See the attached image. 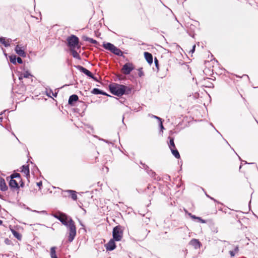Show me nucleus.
<instances>
[{
    "label": "nucleus",
    "mask_w": 258,
    "mask_h": 258,
    "mask_svg": "<svg viewBox=\"0 0 258 258\" xmlns=\"http://www.w3.org/2000/svg\"><path fill=\"white\" fill-rule=\"evenodd\" d=\"M23 73H21V74L19 75V79L20 80H21L23 79V78H24V77H23Z\"/></svg>",
    "instance_id": "603ef678"
},
{
    "label": "nucleus",
    "mask_w": 258,
    "mask_h": 258,
    "mask_svg": "<svg viewBox=\"0 0 258 258\" xmlns=\"http://www.w3.org/2000/svg\"><path fill=\"white\" fill-rule=\"evenodd\" d=\"M2 120H3V117H0V122H2Z\"/></svg>",
    "instance_id": "680f3d73"
},
{
    "label": "nucleus",
    "mask_w": 258,
    "mask_h": 258,
    "mask_svg": "<svg viewBox=\"0 0 258 258\" xmlns=\"http://www.w3.org/2000/svg\"><path fill=\"white\" fill-rule=\"evenodd\" d=\"M190 36H191V37H194V35H190Z\"/></svg>",
    "instance_id": "69168bd1"
},
{
    "label": "nucleus",
    "mask_w": 258,
    "mask_h": 258,
    "mask_svg": "<svg viewBox=\"0 0 258 258\" xmlns=\"http://www.w3.org/2000/svg\"><path fill=\"white\" fill-rule=\"evenodd\" d=\"M140 164L143 166V168H144L146 171L147 170L146 167H149L145 163H143L142 161L140 162Z\"/></svg>",
    "instance_id": "a19ab883"
},
{
    "label": "nucleus",
    "mask_w": 258,
    "mask_h": 258,
    "mask_svg": "<svg viewBox=\"0 0 258 258\" xmlns=\"http://www.w3.org/2000/svg\"><path fill=\"white\" fill-rule=\"evenodd\" d=\"M21 172H24L25 174H26L27 177L30 176V171H29V165H23L21 167Z\"/></svg>",
    "instance_id": "aec40b11"
},
{
    "label": "nucleus",
    "mask_w": 258,
    "mask_h": 258,
    "mask_svg": "<svg viewBox=\"0 0 258 258\" xmlns=\"http://www.w3.org/2000/svg\"><path fill=\"white\" fill-rule=\"evenodd\" d=\"M196 45L192 46V49L189 51V53H193L195 51Z\"/></svg>",
    "instance_id": "37998d69"
},
{
    "label": "nucleus",
    "mask_w": 258,
    "mask_h": 258,
    "mask_svg": "<svg viewBox=\"0 0 258 258\" xmlns=\"http://www.w3.org/2000/svg\"><path fill=\"white\" fill-rule=\"evenodd\" d=\"M236 77L241 78V77H240V76H236Z\"/></svg>",
    "instance_id": "338daca9"
},
{
    "label": "nucleus",
    "mask_w": 258,
    "mask_h": 258,
    "mask_svg": "<svg viewBox=\"0 0 258 258\" xmlns=\"http://www.w3.org/2000/svg\"><path fill=\"white\" fill-rule=\"evenodd\" d=\"M68 230V241L70 242H72L76 236V227L75 222L73 219H70V223L68 226H66Z\"/></svg>",
    "instance_id": "20e7f679"
},
{
    "label": "nucleus",
    "mask_w": 258,
    "mask_h": 258,
    "mask_svg": "<svg viewBox=\"0 0 258 258\" xmlns=\"http://www.w3.org/2000/svg\"><path fill=\"white\" fill-rule=\"evenodd\" d=\"M32 211L34 212H36V213H46V211H41L39 212V211H38L36 210H33Z\"/></svg>",
    "instance_id": "3c124183"
},
{
    "label": "nucleus",
    "mask_w": 258,
    "mask_h": 258,
    "mask_svg": "<svg viewBox=\"0 0 258 258\" xmlns=\"http://www.w3.org/2000/svg\"><path fill=\"white\" fill-rule=\"evenodd\" d=\"M64 196L66 197L67 195L66 194H69V196H70L71 198L74 201H76L77 200V196L76 194V191L73 190H67L63 191Z\"/></svg>",
    "instance_id": "ddd939ff"
},
{
    "label": "nucleus",
    "mask_w": 258,
    "mask_h": 258,
    "mask_svg": "<svg viewBox=\"0 0 258 258\" xmlns=\"http://www.w3.org/2000/svg\"><path fill=\"white\" fill-rule=\"evenodd\" d=\"M75 67L78 70H79L81 73L84 74L88 77L91 78L93 75V74L86 68L81 66L80 65L75 66Z\"/></svg>",
    "instance_id": "0eeeda50"
},
{
    "label": "nucleus",
    "mask_w": 258,
    "mask_h": 258,
    "mask_svg": "<svg viewBox=\"0 0 258 258\" xmlns=\"http://www.w3.org/2000/svg\"><path fill=\"white\" fill-rule=\"evenodd\" d=\"M134 69V66L132 63L126 62L122 66L121 72L123 74L127 75H129Z\"/></svg>",
    "instance_id": "423d86ee"
},
{
    "label": "nucleus",
    "mask_w": 258,
    "mask_h": 258,
    "mask_svg": "<svg viewBox=\"0 0 258 258\" xmlns=\"http://www.w3.org/2000/svg\"><path fill=\"white\" fill-rule=\"evenodd\" d=\"M17 56L15 54H12L9 56V60L11 63L16 64Z\"/></svg>",
    "instance_id": "cd10ccee"
},
{
    "label": "nucleus",
    "mask_w": 258,
    "mask_h": 258,
    "mask_svg": "<svg viewBox=\"0 0 258 258\" xmlns=\"http://www.w3.org/2000/svg\"><path fill=\"white\" fill-rule=\"evenodd\" d=\"M22 75L24 78H28L30 76H32L28 71L24 72Z\"/></svg>",
    "instance_id": "c756f323"
},
{
    "label": "nucleus",
    "mask_w": 258,
    "mask_h": 258,
    "mask_svg": "<svg viewBox=\"0 0 258 258\" xmlns=\"http://www.w3.org/2000/svg\"><path fill=\"white\" fill-rule=\"evenodd\" d=\"M101 91H102L101 90H100L98 88H94L91 91V93L95 94V95L101 94Z\"/></svg>",
    "instance_id": "c85d7f7f"
},
{
    "label": "nucleus",
    "mask_w": 258,
    "mask_h": 258,
    "mask_svg": "<svg viewBox=\"0 0 258 258\" xmlns=\"http://www.w3.org/2000/svg\"><path fill=\"white\" fill-rule=\"evenodd\" d=\"M116 77L118 78V79L119 80H122L124 79L123 77L121 75H120V74L116 75Z\"/></svg>",
    "instance_id": "4c0bfd02"
},
{
    "label": "nucleus",
    "mask_w": 258,
    "mask_h": 258,
    "mask_svg": "<svg viewBox=\"0 0 258 258\" xmlns=\"http://www.w3.org/2000/svg\"><path fill=\"white\" fill-rule=\"evenodd\" d=\"M8 187L6 184L5 179L0 177V190L3 191H5L8 190Z\"/></svg>",
    "instance_id": "2eb2a0df"
},
{
    "label": "nucleus",
    "mask_w": 258,
    "mask_h": 258,
    "mask_svg": "<svg viewBox=\"0 0 258 258\" xmlns=\"http://www.w3.org/2000/svg\"><path fill=\"white\" fill-rule=\"evenodd\" d=\"M198 220H199V222H200L202 223H206V220L203 219L202 218H201L200 217H198Z\"/></svg>",
    "instance_id": "ea45409f"
},
{
    "label": "nucleus",
    "mask_w": 258,
    "mask_h": 258,
    "mask_svg": "<svg viewBox=\"0 0 258 258\" xmlns=\"http://www.w3.org/2000/svg\"><path fill=\"white\" fill-rule=\"evenodd\" d=\"M242 77H246L247 78V79H249V77L247 75H243Z\"/></svg>",
    "instance_id": "4d7b16f0"
},
{
    "label": "nucleus",
    "mask_w": 258,
    "mask_h": 258,
    "mask_svg": "<svg viewBox=\"0 0 258 258\" xmlns=\"http://www.w3.org/2000/svg\"><path fill=\"white\" fill-rule=\"evenodd\" d=\"M78 221L79 222V223L83 227V228H84V227H85L84 225L83 224V223L82 222V221L80 220V219H78Z\"/></svg>",
    "instance_id": "864d4df0"
},
{
    "label": "nucleus",
    "mask_w": 258,
    "mask_h": 258,
    "mask_svg": "<svg viewBox=\"0 0 258 258\" xmlns=\"http://www.w3.org/2000/svg\"><path fill=\"white\" fill-rule=\"evenodd\" d=\"M190 217H191V216L192 215V214L190 213H189L188 212L187 214Z\"/></svg>",
    "instance_id": "6e6d98bb"
},
{
    "label": "nucleus",
    "mask_w": 258,
    "mask_h": 258,
    "mask_svg": "<svg viewBox=\"0 0 258 258\" xmlns=\"http://www.w3.org/2000/svg\"><path fill=\"white\" fill-rule=\"evenodd\" d=\"M12 41L11 39H8L6 40V38L4 37H0V43L4 45L6 47H8L10 46V43Z\"/></svg>",
    "instance_id": "f3484780"
},
{
    "label": "nucleus",
    "mask_w": 258,
    "mask_h": 258,
    "mask_svg": "<svg viewBox=\"0 0 258 258\" xmlns=\"http://www.w3.org/2000/svg\"><path fill=\"white\" fill-rule=\"evenodd\" d=\"M184 212H185V214H187V213L188 212L187 211V210L186 209H184Z\"/></svg>",
    "instance_id": "13d9d810"
},
{
    "label": "nucleus",
    "mask_w": 258,
    "mask_h": 258,
    "mask_svg": "<svg viewBox=\"0 0 258 258\" xmlns=\"http://www.w3.org/2000/svg\"><path fill=\"white\" fill-rule=\"evenodd\" d=\"M90 78L92 79L94 81H95L96 82L98 81L97 78L96 77H95L93 75L92 76V77H91Z\"/></svg>",
    "instance_id": "de8ad7c7"
},
{
    "label": "nucleus",
    "mask_w": 258,
    "mask_h": 258,
    "mask_svg": "<svg viewBox=\"0 0 258 258\" xmlns=\"http://www.w3.org/2000/svg\"><path fill=\"white\" fill-rule=\"evenodd\" d=\"M229 253L231 257L234 256L235 255V252L233 250L229 251Z\"/></svg>",
    "instance_id": "c03bdc74"
},
{
    "label": "nucleus",
    "mask_w": 258,
    "mask_h": 258,
    "mask_svg": "<svg viewBox=\"0 0 258 258\" xmlns=\"http://www.w3.org/2000/svg\"><path fill=\"white\" fill-rule=\"evenodd\" d=\"M36 184H37V185L38 186H39V189H41V187H42V181H39V182H37V183H36Z\"/></svg>",
    "instance_id": "79ce46f5"
},
{
    "label": "nucleus",
    "mask_w": 258,
    "mask_h": 258,
    "mask_svg": "<svg viewBox=\"0 0 258 258\" xmlns=\"http://www.w3.org/2000/svg\"><path fill=\"white\" fill-rule=\"evenodd\" d=\"M70 219H72V218L67 215L66 214L64 213L62 214V217L61 218V219H59V221L64 226H67L69 224H70Z\"/></svg>",
    "instance_id": "9d476101"
},
{
    "label": "nucleus",
    "mask_w": 258,
    "mask_h": 258,
    "mask_svg": "<svg viewBox=\"0 0 258 258\" xmlns=\"http://www.w3.org/2000/svg\"><path fill=\"white\" fill-rule=\"evenodd\" d=\"M168 139L169 140V142L168 143V146L170 149L175 147V145L174 144V139L173 137H169Z\"/></svg>",
    "instance_id": "393cba45"
},
{
    "label": "nucleus",
    "mask_w": 258,
    "mask_h": 258,
    "mask_svg": "<svg viewBox=\"0 0 258 258\" xmlns=\"http://www.w3.org/2000/svg\"><path fill=\"white\" fill-rule=\"evenodd\" d=\"M15 51L17 54L21 57H25L26 56V53L25 52L23 47H20L18 45L15 47Z\"/></svg>",
    "instance_id": "9b49d317"
},
{
    "label": "nucleus",
    "mask_w": 258,
    "mask_h": 258,
    "mask_svg": "<svg viewBox=\"0 0 258 258\" xmlns=\"http://www.w3.org/2000/svg\"><path fill=\"white\" fill-rule=\"evenodd\" d=\"M147 173L152 178H153L155 180L157 181H159L161 180V178L159 176H157L156 173L151 169L149 167H146Z\"/></svg>",
    "instance_id": "f8f14e48"
},
{
    "label": "nucleus",
    "mask_w": 258,
    "mask_h": 258,
    "mask_svg": "<svg viewBox=\"0 0 258 258\" xmlns=\"http://www.w3.org/2000/svg\"><path fill=\"white\" fill-rule=\"evenodd\" d=\"M124 116H123V117H122V120L123 123H124V121H123L124 120Z\"/></svg>",
    "instance_id": "052dcab7"
},
{
    "label": "nucleus",
    "mask_w": 258,
    "mask_h": 258,
    "mask_svg": "<svg viewBox=\"0 0 258 258\" xmlns=\"http://www.w3.org/2000/svg\"><path fill=\"white\" fill-rule=\"evenodd\" d=\"M115 241H116L115 240L112 238L111 239L109 242L105 245L106 250L108 251L114 250L116 247Z\"/></svg>",
    "instance_id": "1a4fd4ad"
},
{
    "label": "nucleus",
    "mask_w": 258,
    "mask_h": 258,
    "mask_svg": "<svg viewBox=\"0 0 258 258\" xmlns=\"http://www.w3.org/2000/svg\"><path fill=\"white\" fill-rule=\"evenodd\" d=\"M235 253L239 251V247L238 245L236 246L233 250Z\"/></svg>",
    "instance_id": "49530a36"
},
{
    "label": "nucleus",
    "mask_w": 258,
    "mask_h": 258,
    "mask_svg": "<svg viewBox=\"0 0 258 258\" xmlns=\"http://www.w3.org/2000/svg\"><path fill=\"white\" fill-rule=\"evenodd\" d=\"M3 223V221L0 220V225H2Z\"/></svg>",
    "instance_id": "bf43d9fd"
},
{
    "label": "nucleus",
    "mask_w": 258,
    "mask_h": 258,
    "mask_svg": "<svg viewBox=\"0 0 258 258\" xmlns=\"http://www.w3.org/2000/svg\"><path fill=\"white\" fill-rule=\"evenodd\" d=\"M19 182H20V185H19L20 187H23L24 186L25 184H24V182L23 181L22 178L19 180Z\"/></svg>",
    "instance_id": "e433bc0d"
},
{
    "label": "nucleus",
    "mask_w": 258,
    "mask_h": 258,
    "mask_svg": "<svg viewBox=\"0 0 258 258\" xmlns=\"http://www.w3.org/2000/svg\"><path fill=\"white\" fill-rule=\"evenodd\" d=\"M138 75L140 77H142L144 75V72L142 71V68H140L139 70Z\"/></svg>",
    "instance_id": "2f4dec72"
},
{
    "label": "nucleus",
    "mask_w": 258,
    "mask_h": 258,
    "mask_svg": "<svg viewBox=\"0 0 258 258\" xmlns=\"http://www.w3.org/2000/svg\"><path fill=\"white\" fill-rule=\"evenodd\" d=\"M189 244L191 245L194 246V247L196 249L200 248L201 245V243L200 241L196 239H192L189 242Z\"/></svg>",
    "instance_id": "a211bd4d"
},
{
    "label": "nucleus",
    "mask_w": 258,
    "mask_h": 258,
    "mask_svg": "<svg viewBox=\"0 0 258 258\" xmlns=\"http://www.w3.org/2000/svg\"><path fill=\"white\" fill-rule=\"evenodd\" d=\"M56 247L53 246L50 248V256L51 258H58L56 254Z\"/></svg>",
    "instance_id": "a878e982"
},
{
    "label": "nucleus",
    "mask_w": 258,
    "mask_h": 258,
    "mask_svg": "<svg viewBox=\"0 0 258 258\" xmlns=\"http://www.w3.org/2000/svg\"><path fill=\"white\" fill-rule=\"evenodd\" d=\"M198 217H197L196 215H192L190 218L191 219H192L193 220H196V219L198 220Z\"/></svg>",
    "instance_id": "8fccbe9b"
},
{
    "label": "nucleus",
    "mask_w": 258,
    "mask_h": 258,
    "mask_svg": "<svg viewBox=\"0 0 258 258\" xmlns=\"http://www.w3.org/2000/svg\"><path fill=\"white\" fill-rule=\"evenodd\" d=\"M45 93L46 95L50 98H52L51 95H52L54 97H56L57 95V92H53L52 90L51 89L45 88Z\"/></svg>",
    "instance_id": "6ab92c4d"
},
{
    "label": "nucleus",
    "mask_w": 258,
    "mask_h": 258,
    "mask_svg": "<svg viewBox=\"0 0 258 258\" xmlns=\"http://www.w3.org/2000/svg\"><path fill=\"white\" fill-rule=\"evenodd\" d=\"M159 127L161 131L164 129L163 124V120L159 122Z\"/></svg>",
    "instance_id": "c9c22d12"
},
{
    "label": "nucleus",
    "mask_w": 258,
    "mask_h": 258,
    "mask_svg": "<svg viewBox=\"0 0 258 258\" xmlns=\"http://www.w3.org/2000/svg\"><path fill=\"white\" fill-rule=\"evenodd\" d=\"M123 227L121 225L115 226L112 230V239L116 241H120L123 237Z\"/></svg>",
    "instance_id": "39448f33"
},
{
    "label": "nucleus",
    "mask_w": 258,
    "mask_h": 258,
    "mask_svg": "<svg viewBox=\"0 0 258 258\" xmlns=\"http://www.w3.org/2000/svg\"><path fill=\"white\" fill-rule=\"evenodd\" d=\"M9 178H17L19 180H20V179H21V176L20 173L14 172L12 173L10 176L7 177V179L8 180H9Z\"/></svg>",
    "instance_id": "5701e85b"
},
{
    "label": "nucleus",
    "mask_w": 258,
    "mask_h": 258,
    "mask_svg": "<svg viewBox=\"0 0 258 258\" xmlns=\"http://www.w3.org/2000/svg\"><path fill=\"white\" fill-rule=\"evenodd\" d=\"M170 150H171V153L173 154V155L176 158L178 159L180 158V156L179 153L178 151L177 150V149L176 148V147H175V148H171Z\"/></svg>",
    "instance_id": "b1692460"
},
{
    "label": "nucleus",
    "mask_w": 258,
    "mask_h": 258,
    "mask_svg": "<svg viewBox=\"0 0 258 258\" xmlns=\"http://www.w3.org/2000/svg\"><path fill=\"white\" fill-rule=\"evenodd\" d=\"M102 46L104 48L110 51L111 53L116 55L119 56H123V52L120 49L110 42H103Z\"/></svg>",
    "instance_id": "7ed1b4c3"
},
{
    "label": "nucleus",
    "mask_w": 258,
    "mask_h": 258,
    "mask_svg": "<svg viewBox=\"0 0 258 258\" xmlns=\"http://www.w3.org/2000/svg\"><path fill=\"white\" fill-rule=\"evenodd\" d=\"M205 194H206V196H207L208 198H210L211 200H212L214 201L215 202H216V203H218V204H221V203H220V202H219L217 201L216 200H215L214 198H212V197H210L209 195H208V194H207L206 193Z\"/></svg>",
    "instance_id": "f704fd0d"
},
{
    "label": "nucleus",
    "mask_w": 258,
    "mask_h": 258,
    "mask_svg": "<svg viewBox=\"0 0 258 258\" xmlns=\"http://www.w3.org/2000/svg\"><path fill=\"white\" fill-rule=\"evenodd\" d=\"M18 62L19 64L23 63V60L20 57H17L16 58V63Z\"/></svg>",
    "instance_id": "72a5a7b5"
},
{
    "label": "nucleus",
    "mask_w": 258,
    "mask_h": 258,
    "mask_svg": "<svg viewBox=\"0 0 258 258\" xmlns=\"http://www.w3.org/2000/svg\"><path fill=\"white\" fill-rule=\"evenodd\" d=\"M144 57L147 60V61L150 64H151L153 63V55L152 54L149 52H145L144 53Z\"/></svg>",
    "instance_id": "dca6fc26"
},
{
    "label": "nucleus",
    "mask_w": 258,
    "mask_h": 258,
    "mask_svg": "<svg viewBox=\"0 0 258 258\" xmlns=\"http://www.w3.org/2000/svg\"><path fill=\"white\" fill-rule=\"evenodd\" d=\"M154 63H155V64L156 68H157V71H158L159 67V61H158V59L156 57H155L154 58Z\"/></svg>",
    "instance_id": "7c9ffc66"
},
{
    "label": "nucleus",
    "mask_w": 258,
    "mask_h": 258,
    "mask_svg": "<svg viewBox=\"0 0 258 258\" xmlns=\"http://www.w3.org/2000/svg\"><path fill=\"white\" fill-rule=\"evenodd\" d=\"M255 121L258 123V121L257 120H255Z\"/></svg>",
    "instance_id": "774afa93"
},
{
    "label": "nucleus",
    "mask_w": 258,
    "mask_h": 258,
    "mask_svg": "<svg viewBox=\"0 0 258 258\" xmlns=\"http://www.w3.org/2000/svg\"><path fill=\"white\" fill-rule=\"evenodd\" d=\"M238 157H239V160H241L242 162H244L245 164H254V163H248V162H247L245 161L242 160L239 156H238Z\"/></svg>",
    "instance_id": "a18cd8bd"
},
{
    "label": "nucleus",
    "mask_w": 258,
    "mask_h": 258,
    "mask_svg": "<svg viewBox=\"0 0 258 258\" xmlns=\"http://www.w3.org/2000/svg\"><path fill=\"white\" fill-rule=\"evenodd\" d=\"M62 214L63 213H62L60 215L53 214V216L59 221V219H61V218L62 217Z\"/></svg>",
    "instance_id": "473e14b6"
},
{
    "label": "nucleus",
    "mask_w": 258,
    "mask_h": 258,
    "mask_svg": "<svg viewBox=\"0 0 258 258\" xmlns=\"http://www.w3.org/2000/svg\"><path fill=\"white\" fill-rule=\"evenodd\" d=\"M17 138V139L18 140V141H19V143H20V142L19 140L17 138Z\"/></svg>",
    "instance_id": "0e129e2a"
},
{
    "label": "nucleus",
    "mask_w": 258,
    "mask_h": 258,
    "mask_svg": "<svg viewBox=\"0 0 258 258\" xmlns=\"http://www.w3.org/2000/svg\"><path fill=\"white\" fill-rule=\"evenodd\" d=\"M102 141H103V142L106 143H111L110 142H109L108 140H105V139H101Z\"/></svg>",
    "instance_id": "5fc2aeb1"
},
{
    "label": "nucleus",
    "mask_w": 258,
    "mask_h": 258,
    "mask_svg": "<svg viewBox=\"0 0 258 258\" xmlns=\"http://www.w3.org/2000/svg\"><path fill=\"white\" fill-rule=\"evenodd\" d=\"M101 94L103 95H104V96H108V97H112V96L111 95H109L106 92H104V91H103L102 90L101 91Z\"/></svg>",
    "instance_id": "58836bf2"
},
{
    "label": "nucleus",
    "mask_w": 258,
    "mask_h": 258,
    "mask_svg": "<svg viewBox=\"0 0 258 258\" xmlns=\"http://www.w3.org/2000/svg\"><path fill=\"white\" fill-rule=\"evenodd\" d=\"M153 116L154 118L157 119L159 121V122H160L162 120V119L160 117H159L157 116L153 115Z\"/></svg>",
    "instance_id": "09e8293b"
},
{
    "label": "nucleus",
    "mask_w": 258,
    "mask_h": 258,
    "mask_svg": "<svg viewBox=\"0 0 258 258\" xmlns=\"http://www.w3.org/2000/svg\"><path fill=\"white\" fill-rule=\"evenodd\" d=\"M108 88L112 94L119 97L123 95H129L132 91L131 87L115 83L110 84Z\"/></svg>",
    "instance_id": "f257e3e1"
},
{
    "label": "nucleus",
    "mask_w": 258,
    "mask_h": 258,
    "mask_svg": "<svg viewBox=\"0 0 258 258\" xmlns=\"http://www.w3.org/2000/svg\"><path fill=\"white\" fill-rule=\"evenodd\" d=\"M79 99V97L76 94H73L71 95L69 98L68 103L71 106H73L74 103L77 102Z\"/></svg>",
    "instance_id": "4468645a"
},
{
    "label": "nucleus",
    "mask_w": 258,
    "mask_h": 258,
    "mask_svg": "<svg viewBox=\"0 0 258 258\" xmlns=\"http://www.w3.org/2000/svg\"><path fill=\"white\" fill-rule=\"evenodd\" d=\"M83 39L85 41H88L92 44H98V42L95 39H93V38L88 37L86 36H83Z\"/></svg>",
    "instance_id": "4be33fe9"
},
{
    "label": "nucleus",
    "mask_w": 258,
    "mask_h": 258,
    "mask_svg": "<svg viewBox=\"0 0 258 258\" xmlns=\"http://www.w3.org/2000/svg\"><path fill=\"white\" fill-rule=\"evenodd\" d=\"M76 48H71V49H70V51L72 53V56L78 59V60H81V58L80 56V55L79 54V53L77 52V51L75 50Z\"/></svg>",
    "instance_id": "412c9836"
},
{
    "label": "nucleus",
    "mask_w": 258,
    "mask_h": 258,
    "mask_svg": "<svg viewBox=\"0 0 258 258\" xmlns=\"http://www.w3.org/2000/svg\"><path fill=\"white\" fill-rule=\"evenodd\" d=\"M12 232L14 236L18 240H21L22 235L18 231L15 230H12Z\"/></svg>",
    "instance_id": "bb28decb"
},
{
    "label": "nucleus",
    "mask_w": 258,
    "mask_h": 258,
    "mask_svg": "<svg viewBox=\"0 0 258 258\" xmlns=\"http://www.w3.org/2000/svg\"><path fill=\"white\" fill-rule=\"evenodd\" d=\"M67 44L70 49L81 48V45L79 44V38L75 35H71L68 36L66 39Z\"/></svg>",
    "instance_id": "f03ea898"
},
{
    "label": "nucleus",
    "mask_w": 258,
    "mask_h": 258,
    "mask_svg": "<svg viewBox=\"0 0 258 258\" xmlns=\"http://www.w3.org/2000/svg\"><path fill=\"white\" fill-rule=\"evenodd\" d=\"M241 167H242V165H240L239 166V170H240V169L241 168Z\"/></svg>",
    "instance_id": "e2e57ef3"
},
{
    "label": "nucleus",
    "mask_w": 258,
    "mask_h": 258,
    "mask_svg": "<svg viewBox=\"0 0 258 258\" xmlns=\"http://www.w3.org/2000/svg\"><path fill=\"white\" fill-rule=\"evenodd\" d=\"M9 181V186L10 188L14 191L15 189H19L20 186L18 182L15 179L13 178H10Z\"/></svg>",
    "instance_id": "6e6552de"
}]
</instances>
